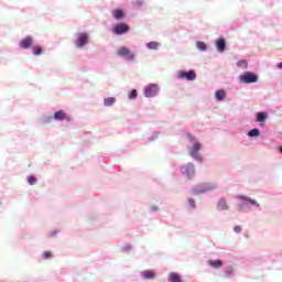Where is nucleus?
<instances>
[{
  "label": "nucleus",
  "mask_w": 282,
  "mask_h": 282,
  "mask_svg": "<svg viewBox=\"0 0 282 282\" xmlns=\"http://www.w3.org/2000/svg\"><path fill=\"white\" fill-rule=\"evenodd\" d=\"M188 137H189L191 141H195L194 145H192V148H189L191 156H193L194 159H197V160H202V154L199 152V150H202V148H203L202 143L199 141H196L195 137H193V134H188Z\"/></svg>",
  "instance_id": "f257e3e1"
},
{
  "label": "nucleus",
  "mask_w": 282,
  "mask_h": 282,
  "mask_svg": "<svg viewBox=\"0 0 282 282\" xmlns=\"http://www.w3.org/2000/svg\"><path fill=\"white\" fill-rule=\"evenodd\" d=\"M239 80L241 83H245L246 85H250L252 83H258L259 76H257V74H253L252 72H245V74H241V76H239Z\"/></svg>",
  "instance_id": "f03ea898"
},
{
  "label": "nucleus",
  "mask_w": 282,
  "mask_h": 282,
  "mask_svg": "<svg viewBox=\"0 0 282 282\" xmlns=\"http://www.w3.org/2000/svg\"><path fill=\"white\" fill-rule=\"evenodd\" d=\"M53 120H55L56 122H63L64 120L69 122L72 118L67 116L65 110H57L53 113Z\"/></svg>",
  "instance_id": "7ed1b4c3"
},
{
  "label": "nucleus",
  "mask_w": 282,
  "mask_h": 282,
  "mask_svg": "<svg viewBox=\"0 0 282 282\" xmlns=\"http://www.w3.org/2000/svg\"><path fill=\"white\" fill-rule=\"evenodd\" d=\"M160 91L159 85H148L144 89V94L147 98H153L154 96H158Z\"/></svg>",
  "instance_id": "20e7f679"
},
{
  "label": "nucleus",
  "mask_w": 282,
  "mask_h": 282,
  "mask_svg": "<svg viewBox=\"0 0 282 282\" xmlns=\"http://www.w3.org/2000/svg\"><path fill=\"white\" fill-rule=\"evenodd\" d=\"M182 172H183V174H185V176H187V178H193V176L195 175L194 163H187V165H184L182 167Z\"/></svg>",
  "instance_id": "39448f33"
},
{
  "label": "nucleus",
  "mask_w": 282,
  "mask_h": 282,
  "mask_svg": "<svg viewBox=\"0 0 282 282\" xmlns=\"http://www.w3.org/2000/svg\"><path fill=\"white\" fill-rule=\"evenodd\" d=\"M178 77L186 80H195L197 78L196 72L191 69L189 72H180Z\"/></svg>",
  "instance_id": "423d86ee"
},
{
  "label": "nucleus",
  "mask_w": 282,
  "mask_h": 282,
  "mask_svg": "<svg viewBox=\"0 0 282 282\" xmlns=\"http://www.w3.org/2000/svg\"><path fill=\"white\" fill-rule=\"evenodd\" d=\"M118 54L119 56H124L128 61H133L134 58V54L128 47H120Z\"/></svg>",
  "instance_id": "0eeeda50"
},
{
  "label": "nucleus",
  "mask_w": 282,
  "mask_h": 282,
  "mask_svg": "<svg viewBox=\"0 0 282 282\" xmlns=\"http://www.w3.org/2000/svg\"><path fill=\"white\" fill-rule=\"evenodd\" d=\"M87 43H89L88 36H78L75 41V47H77V50H83Z\"/></svg>",
  "instance_id": "6e6552de"
},
{
  "label": "nucleus",
  "mask_w": 282,
  "mask_h": 282,
  "mask_svg": "<svg viewBox=\"0 0 282 282\" xmlns=\"http://www.w3.org/2000/svg\"><path fill=\"white\" fill-rule=\"evenodd\" d=\"M112 30L116 34H126L129 31V25L127 23H118Z\"/></svg>",
  "instance_id": "1a4fd4ad"
},
{
  "label": "nucleus",
  "mask_w": 282,
  "mask_h": 282,
  "mask_svg": "<svg viewBox=\"0 0 282 282\" xmlns=\"http://www.w3.org/2000/svg\"><path fill=\"white\" fill-rule=\"evenodd\" d=\"M217 209L219 212H227L229 209L228 200H226V198H219Z\"/></svg>",
  "instance_id": "9d476101"
},
{
  "label": "nucleus",
  "mask_w": 282,
  "mask_h": 282,
  "mask_svg": "<svg viewBox=\"0 0 282 282\" xmlns=\"http://www.w3.org/2000/svg\"><path fill=\"white\" fill-rule=\"evenodd\" d=\"M32 43H33L32 37H25L20 42V47H22V50H28L32 47Z\"/></svg>",
  "instance_id": "9b49d317"
},
{
  "label": "nucleus",
  "mask_w": 282,
  "mask_h": 282,
  "mask_svg": "<svg viewBox=\"0 0 282 282\" xmlns=\"http://www.w3.org/2000/svg\"><path fill=\"white\" fill-rule=\"evenodd\" d=\"M216 47H217L218 52H225L226 41L224 37H220V39H218V41H216Z\"/></svg>",
  "instance_id": "f8f14e48"
},
{
  "label": "nucleus",
  "mask_w": 282,
  "mask_h": 282,
  "mask_svg": "<svg viewBox=\"0 0 282 282\" xmlns=\"http://www.w3.org/2000/svg\"><path fill=\"white\" fill-rule=\"evenodd\" d=\"M236 198H238L239 200H248V203H250L251 205H257V207L260 206L259 203H257V200L250 198L249 196L238 195L236 196Z\"/></svg>",
  "instance_id": "ddd939ff"
},
{
  "label": "nucleus",
  "mask_w": 282,
  "mask_h": 282,
  "mask_svg": "<svg viewBox=\"0 0 282 282\" xmlns=\"http://www.w3.org/2000/svg\"><path fill=\"white\" fill-rule=\"evenodd\" d=\"M169 281L170 282H184L182 281L181 275L178 273H169Z\"/></svg>",
  "instance_id": "4468645a"
},
{
  "label": "nucleus",
  "mask_w": 282,
  "mask_h": 282,
  "mask_svg": "<svg viewBox=\"0 0 282 282\" xmlns=\"http://www.w3.org/2000/svg\"><path fill=\"white\" fill-rule=\"evenodd\" d=\"M41 259H43L44 261H50V259H54V253L52 251H44L41 254Z\"/></svg>",
  "instance_id": "2eb2a0df"
},
{
  "label": "nucleus",
  "mask_w": 282,
  "mask_h": 282,
  "mask_svg": "<svg viewBox=\"0 0 282 282\" xmlns=\"http://www.w3.org/2000/svg\"><path fill=\"white\" fill-rule=\"evenodd\" d=\"M215 98H216V100H219V101L225 100L226 91H224V89H219L218 91H216Z\"/></svg>",
  "instance_id": "dca6fc26"
},
{
  "label": "nucleus",
  "mask_w": 282,
  "mask_h": 282,
  "mask_svg": "<svg viewBox=\"0 0 282 282\" xmlns=\"http://www.w3.org/2000/svg\"><path fill=\"white\" fill-rule=\"evenodd\" d=\"M207 264L212 265V268H221L224 262H221V260H208Z\"/></svg>",
  "instance_id": "f3484780"
},
{
  "label": "nucleus",
  "mask_w": 282,
  "mask_h": 282,
  "mask_svg": "<svg viewBox=\"0 0 282 282\" xmlns=\"http://www.w3.org/2000/svg\"><path fill=\"white\" fill-rule=\"evenodd\" d=\"M28 184H30V186H36V183L39 182V180H36V176L34 175H30L26 178Z\"/></svg>",
  "instance_id": "a211bd4d"
},
{
  "label": "nucleus",
  "mask_w": 282,
  "mask_h": 282,
  "mask_svg": "<svg viewBox=\"0 0 282 282\" xmlns=\"http://www.w3.org/2000/svg\"><path fill=\"white\" fill-rule=\"evenodd\" d=\"M267 118H268L267 112H257L258 122H265Z\"/></svg>",
  "instance_id": "6ab92c4d"
},
{
  "label": "nucleus",
  "mask_w": 282,
  "mask_h": 282,
  "mask_svg": "<svg viewBox=\"0 0 282 282\" xmlns=\"http://www.w3.org/2000/svg\"><path fill=\"white\" fill-rule=\"evenodd\" d=\"M142 276H143L144 279H154L155 273H154V271H143V272H142Z\"/></svg>",
  "instance_id": "aec40b11"
},
{
  "label": "nucleus",
  "mask_w": 282,
  "mask_h": 282,
  "mask_svg": "<svg viewBox=\"0 0 282 282\" xmlns=\"http://www.w3.org/2000/svg\"><path fill=\"white\" fill-rule=\"evenodd\" d=\"M248 65H249V63L246 59L238 61V63H237V67H240L241 69H247Z\"/></svg>",
  "instance_id": "412c9836"
},
{
  "label": "nucleus",
  "mask_w": 282,
  "mask_h": 282,
  "mask_svg": "<svg viewBox=\"0 0 282 282\" xmlns=\"http://www.w3.org/2000/svg\"><path fill=\"white\" fill-rule=\"evenodd\" d=\"M249 137H259L261 134L259 128H252V130H249L248 132Z\"/></svg>",
  "instance_id": "4be33fe9"
},
{
  "label": "nucleus",
  "mask_w": 282,
  "mask_h": 282,
  "mask_svg": "<svg viewBox=\"0 0 282 282\" xmlns=\"http://www.w3.org/2000/svg\"><path fill=\"white\" fill-rule=\"evenodd\" d=\"M33 54L34 56H41L43 54V48L41 46H33Z\"/></svg>",
  "instance_id": "5701e85b"
},
{
  "label": "nucleus",
  "mask_w": 282,
  "mask_h": 282,
  "mask_svg": "<svg viewBox=\"0 0 282 282\" xmlns=\"http://www.w3.org/2000/svg\"><path fill=\"white\" fill-rule=\"evenodd\" d=\"M42 121L46 122L47 124H50V122H54V116L45 115V116L42 117Z\"/></svg>",
  "instance_id": "b1692460"
},
{
  "label": "nucleus",
  "mask_w": 282,
  "mask_h": 282,
  "mask_svg": "<svg viewBox=\"0 0 282 282\" xmlns=\"http://www.w3.org/2000/svg\"><path fill=\"white\" fill-rule=\"evenodd\" d=\"M160 43H158L156 41H151L150 43H148V47L150 50H158Z\"/></svg>",
  "instance_id": "393cba45"
},
{
  "label": "nucleus",
  "mask_w": 282,
  "mask_h": 282,
  "mask_svg": "<svg viewBox=\"0 0 282 282\" xmlns=\"http://www.w3.org/2000/svg\"><path fill=\"white\" fill-rule=\"evenodd\" d=\"M112 15L116 19H121L123 17V12H122V10H113Z\"/></svg>",
  "instance_id": "a878e982"
},
{
  "label": "nucleus",
  "mask_w": 282,
  "mask_h": 282,
  "mask_svg": "<svg viewBox=\"0 0 282 282\" xmlns=\"http://www.w3.org/2000/svg\"><path fill=\"white\" fill-rule=\"evenodd\" d=\"M197 47H198V50H202V51L207 50V45L203 41L197 42Z\"/></svg>",
  "instance_id": "bb28decb"
},
{
  "label": "nucleus",
  "mask_w": 282,
  "mask_h": 282,
  "mask_svg": "<svg viewBox=\"0 0 282 282\" xmlns=\"http://www.w3.org/2000/svg\"><path fill=\"white\" fill-rule=\"evenodd\" d=\"M129 98L130 100H134L135 98H138L137 89H132V91L129 94Z\"/></svg>",
  "instance_id": "cd10ccee"
},
{
  "label": "nucleus",
  "mask_w": 282,
  "mask_h": 282,
  "mask_svg": "<svg viewBox=\"0 0 282 282\" xmlns=\"http://www.w3.org/2000/svg\"><path fill=\"white\" fill-rule=\"evenodd\" d=\"M234 231H235L236 234H241L242 227H241L240 225H236V226L234 227Z\"/></svg>",
  "instance_id": "c85d7f7f"
},
{
  "label": "nucleus",
  "mask_w": 282,
  "mask_h": 282,
  "mask_svg": "<svg viewBox=\"0 0 282 282\" xmlns=\"http://www.w3.org/2000/svg\"><path fill=\"white\" fill-rule=\"evenodd\" d=\"M58 235V230H53L48 232L47 237H56Z\"/></svg>",
  "instance_id": "c756f323"
},
{
  "label": "nucleus",
  "mask_w": 282,
  "mask_h": 282,
  "mask_svg": "<svg viewBox=\"0 0 282 282\" xmlns=\"http://www.w3.org/2000/svg\"><path fill=\"white\" fill-rule=\"evenodd\" d=\"M116 98H108V106L115 105Z\"/></svg>",
  "instance_id": "7c9ffc66"
},
{
  "label": "nucleus",
  "mask_w": 282,
  "mask_h": 282,
  "mask_svg": "<svg viewBox=\"0 0 282 282\" xmlns=\"http://www.w3.org/2000/svg\"><path fill=\"white\" fill-rule=\"evenodd\" d=\"M188 204L191 205V207H196V203L193 198H189Z\"/></svg>",
  "instance_id": "2f4dec72"
},
{
  "label": "nucleus",
  "mask_w": 282,
  "mask_h": 282,
  "mask_svg": "<svg viewBox=\"0 0 282 282\" xmlns=\"http://www.w3.org/2000/svg\"><path fill=\"white\" fill-rule=\"evenodd\" d=\"M104 105L107 107V98L104 99Z\"/></svg>",
  "instance_id": "473e14b6"
},
{
  "label": "nucleus",
  "mask_w": 282,
  "mask_h": 282,
  "mask_svg": "<svg viewBox=\"0 0 282 282\" xmlns=\"http://www.w3.org/2000/svg\"><path fill=\"white\" fill-rule=\"evenodd\" d=\"M278 67H279L280 69H282V63H279Z\"/></svg>",
  "instance_id": "72a5a7b5"
},
{
  "label": "nucleus",
  "mask_w": 282,
  "mask_h": 282,
  "mask_svg": "<svg viewBox=\"0 0 282 282\" xmlns=\"http://www.w3.org/2000/svg\"><path fill=\"white\" fill-rule=\"evenodd\" d=\"M153 210L158 209V207H152Z\"/></svg>",
  "instance_id": "f704fd0d"
},
{
  "label": "nucleus",
  "mask_w": 282,
  "mask_h": 282,
  "mask_svg": "<svg viewBox=\"0 0 282 282\" xmlns=\"http://www.w3.org/2000/svg\"><path fill=\"white\" fill-rule=\"evenodd\" d=\"M281 152H282V145H281Z\"/></svg>",
  "instance_id": "c9c22d12"
}]
</instances>
